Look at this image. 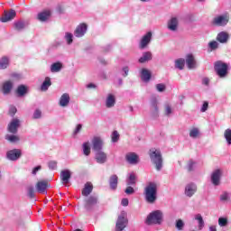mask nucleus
<instances>
[{
	"label": "nucleus",
	"mask_w": 231,
	"mask_h": 231,
	"mask_svg": "<svg viewBox=\"0 0 231 231\" xmlns=\"http://www.w3.org/2000/svg\"><path fill=\"white\" fill-rule=\"evenodd\" d=\"M144 196L147 203H154L158 199V185L150 182L144 189Z\"/></svg>",
	"instance_id": "nucleus-1"
},
{
	"label": "nucleus",
	"mask_w": 231,
	"mask_h": 231,
	"mask_svg": "<svg viewBox=\"0 0 231 231\" xmlns=\"http://www.w3.org/2000/svg\"><path fill=\"white\" fill-rule=\"evenodd\" d=\"M149 155L152 163H154L156 169L158 171H162V167L163 164V159L162 158V152H160V150H157L155 148H152L150 149Z\"/></svg>",
	"instance_id": "nucleus-2"
},
{
	"label": "nucleus",
	"mask_w": 231,
	"mask_h": 231,
	"mask_svg": "<svg viewBox=\"0 0 231 231\" xmlns=\"http://www.w3.org/2000/svg\"><path fill=\"white\" fill-rule=\"evenodd\" d=\"M162 221L163 213L161 210H155L147 217L146 225H162Z\"/></svg>",
	"instance_id": "nucleus-3"
},
{
	"label": "nucleus",
	"mask_w": 231,
	"mask_h": 231,
	"mask_svg": "<svg viewBox=\"0 0 231 231\" xmlns=\"http://www.w3.org/2000/svg\"><path fill=\"white\" fill-rule=\"evenodd\" d=\"M215 71L220 79H223L228 74V65L223 61H217L215 63Z\"/></svg>",
	"instance_id": "nucleus-4"
},
{
	"label": "nucleus",
	"mask_w": 231,
	"mask_h": 231,
	"mask_svg": "<svg viewBox=\"0 0 231 231\" xmlns=\"http://www.w3.org/2000/svg\"><path fill=\"white\" fill-rule=\"evenodd\" d=\"M125 226H127V213H125V211H122L117 218L116 230L122 231Z\"/></svg>",
	"instance_id": "nucleus-5"
},
{
	"label": "nucleus",
	"mask_w": 231,
	"mask_h": 231,
	"mask_svg": "<svg viewBox=\"0 0 231 231\" xmlns=\"http://www.w3.org/2000/svg\"><path fill=\"white\" fill-rule=\"evenodd\" d=\"M60 178L61 180V183L65 185V187H68L69 180H71V171H69V170L61 171Z\"/></svg>",
	"instance_id": "nucleus-6"
},
{
	"label": "nucleus",
	"mask_w": 231,
	"mask_h": 231,
	"mask_svg": "<svg viewBox=\"0 0 231 231\" xmlns=\"http://www.w3.org/2000/svg\"><path fill=\"white\" fill-rule=\"evenodd\" d=\"M228 23V16L226 15H219L213 19V24L216 26H226Z\"/></svg>",
	"instance_id": "nucleus-7"
},
{
	"label": "nucleus",
	"mask_w": 231,
	"mask_h": 231,
	"mask_svg": "<svg viewBox=\"0 0 231 231\" xmlns=\"http://www.w3.org/2000/svg\"><path fill=\"white\" fill-rule=\"evenodd\" d=\"M16 15L15 10L11 9L10 11H5L3 17L0 19L2 23H8L14 19Z\"/></svg>",
	"instance_id": "nucleus-8"
},
{
	"label": "nucleus",
	"mask_w": 231,
	"mask_h": 231,
	"mask_svg": "<svg viewBox=\"0 0 231 231\" xmlns=\"http://www.w3.org/2000/svg\"><path fill=\"white\" fill-rule=\"evenodd\" d=\"M6 156L8 160H11L12 162H15V160H19V158H21V150L14 149V150L8 151L6 153Z\"/></svg>",
	"instance_id": "nucleus-9"
},
{
	"label": "nucleus",
	"mask_w": 231,
	"mask_h": 231,
	"mask_svg": "<svg viewBox=\"0 0 231 231\" xmlns=\"http://www.w3.org/2000/svg\"><path fill=\"white\" fill-rule=\"evenodd\" d=\"M86 32H88V25L86 23H81L76 28L74 35L75 37H84Z\"/></svg>",
	"instance_id": "nucleus-10"
},
{
	"label": "nucleus",
	"mask_w": 231,
	"mask_h": 231,
	"mask_svg": "<svg viewBox=\"0 0 231 231\" xmlns=\"http://www.w3.org/2000/svg\"><path fill=\"white\" fill-rule=\"evenodd\" d=\"M92 144H93V150L97 152L99 151H102V146L104 145V143L102 142V138L99 136H95L92 139Z\"/></svg>",
	"instance_id": "nucleus-11"
},
{
	"label": "nucleus",
	"mask_w": 231,
	"mask_h": 231,
	"mask_svg": "<svg viewBox=\"0 0 231 231\" xmlns=\"http://www.w3.org/2000/svg\"><path fill=\"white\" fill-rule=\"evenodd\" d=\"M48 189V180H40L36 184V190L40 194H46V189Z\"/></svg>",
	"instance_id": "nucleus-12"
},
{
	"label": "nucleus",
	"mask_w": 231,
	"mask_h": 231,
	"mask_svg": "<svg viewBox=\"0 0 231 231\" xmlns=\"http://www.w3.org/2000/svg\"><path fill=\"white\" fill-rule=\"evenodd\" d=\"M152 39V32H148L144 36H143L141 42H140V48L141 50H143L151 42V40Z\"/></svg>",
	"instance_id": "nucleus-13"
},
{
	"label": "nucleus",
	"mask_w": 231,
	"mask_h": 231,
	"mask_svg": "<svg viewBox=\"0 0 231 231\" xmlns=\"http://www.w3.org/2000/svg\"><path fill=\"white\" fill-rule=\"evenodd\" d=\"M196 190H198V187H196V184L189 183L185 188V194L189 198H192V196H194V194H196Z\"/></svg>",
	"instance_id": "nucleus-14"
},
{
	"label": "nucleus",
	"mask_w": 231,
	"mask_h": 231,
	"mask_svg": "<svg viewBox=\"0 0 231 231\" xmlns=\"http://www.w3.org/2000/svg\"><path fill=\"white\" fill-rule=\"evenodd\" d=\"M97 203H98V198L97 196H90L87 199L85 207L87 210H91V208L95 207Z\"/></svg>",
	"instance_id": "nucleus-15"
},
{
	"label": "nucleus",
	"mask_w": 231,
	"mask_h": 231,
	"mask_svg": "<svg viewBox=\"0 0 231 231\" xmlns=\"http://www.w3.org/2000/svg\"><path fill=\"white\" fill-rule=\"evenodd\" d=\"M125 158H126V162H128V163H131L132 165H136V163L140 162V158L134 152L127 153Z\"/></svg>",
	"instance_id": "nucleus-16"
},
{
	"label": "nucleus",
	"mask_w": 231,
	"mask_h": 231,
	"mask_svg": "<svg viewBox=\"0 0 231 231\" xmlns=\"http://www.w3.org/2000/svg\"><path fill=\"white\" fill-rule=\"evenodd\" d=\"M221 180V170H216L211 175V181L213 185L217 186Z\"/></svg>",
	"instance_id": "nucleus-17"
},
{
	"label": "nucleus",
	"mask_w": 231,
	"mask_h": 231,
	"mask_svg": "<svg viewBox=\"0 0 231 231\" xmlns=\"http://www.w3.org/2000/svg\"><path fill=\"white\" fill-rule=\"evenodd\" d=\"M96 161L97 163H106V162L107 161V154H106V152H102L101 150L99 152H97Z\"/></svg>",
	"instance_id": "nucleus-18"
},
{
	"label": "nucleus",
	"mask_w": 231,
	"mask_h": 231,
	"mask_svg": "<svg viewBox=\"0 0 231 231\" xmlns=\"http://www.w3.org/2000/svg\"><path fill=\"white\" fill-rule=\"evenodd\" d=\"M186 64L189 69H194L196 68V60L192 54H188L186 57Z\"/></svg>",
	"instance_id": "nucleus-19"
},
{
	"label": "nucleus",
	"mask_w": 231,
	"mask_h": 231,
	"mask_svg": "<svg viewBox=\"0 0 231 231\" xmlns=\"http://www.w3.org/2000/svg\"><path fill=\"white\" fill-rule=\"evenodd\" d=\"M115 104H116V97L113 94H108L106 100V106L108 108L115 107Z\"/></svg>",
	"instance_id": "nucleus-20"
},
{
	"label": "nucleus",
	"mask_w": 231,
	"mask_h": 231,
	"mask_svg": "<svg viewBox=\"0 0 231 231\" xmlns=\"http://www.w3.org/2000/svg\"><path fill=\"white\" fill-rule=\"evenodd\" d=\"M18 127H19V119H13L8 125V131L9 133H13L14 134L15 133H17Z\"/></svg>",
	"instance_id": "nucleus-21"
},
{
	"label": "nucleus",
	"mask_w": 231,
	"mask_h": 231,
	"mask_svg": "<svg viewBox=\"0 0 231 231\" xmlns=\"http://www.w3.org/2000/svg\"><path fill=\"white\" fill-rule=\"evenodd\" d=\"M178 18L172 17L169 22H168V29H170L171 32H176L178 30Z\"/></svg>",
	"instance_id": "nucleus-22"
},
{
	"label": "nucleus",
	"mask_w": 231,
	"mask_h": 231,
	"mask_svg": "<svg viewBox=\"0 0 231 231\" xmlns=\"http://www.w3.org/2000/svg\"><path fill=\"white\" fill-rule=\"evenodd\" d=\"M14 30H17V32H21L22 30H24L26 26H28V22L19 20L14 23Z\"/></svg>",
	"instance_id": "nucleus-23"
},
{
	"label": "nucleus",
	"mask_w": 231,
	"mask_h": 231,
	"mask_svg": "<svg viewBox=\"0 0 231 231\" xmlns=\"http://www.w3.org/2000/svg\"><path fill=\"white\" fill-rule=\"evenodd\" d=\"M51 15V10H45L40 14H38V19L43 23L44 21H48L50 19V16Z\"/></svg>",
	"instance_id": "nucleus-24"
},
{
	"label": "nucleus",
	"mask_w": 231,
	"mask_h": 231,
	"mask_svg": "<svg viewBox=\"0 0 231 231\" xmlns=\"http://www.w3.org/2000/svg\"><path fill=\"white\" fill-rule=\"evenodd\" d=\"M149 60H152V53L151 51L143 52V56L139 59L141 64L149 62Z\"/></svg>",
	"instance_id": "nucleus-25"
},
{
	"label": "nucleus",
	"mask_w": 231,
	"mask_h": 231,
	"mask_svg": "<svg viewBox=\"0 0 231 231\" xmlns=\"http://www.w3.org/2000/svg\"><path fill=\"white\" fill-rule=\"evenodd\" d=\"M228 33L226 32H221L217 34V41H218V42H221L222 44H225L226 42H228Z\"/></svg>",
	"instance_id": "nucleus-26"
},
{
	"label": "nucleus",
	"mask_w": 231,
	"mask_h": 231,
	"mask_svg": "<svg viewBox=\"0 0 231 231\" xmlns=\"http://www.w3.org/2000/svg\"><path fill=\"white\" fill-rule=\"evenodd\" d=\"M69 104V94L64 93L60 99V106L66 107Z\"/></svg>",
	"instance_id": "nucleus-27"
},
{
	"label": "nucleus",
	"mask_w": 231,
	"mask_h": 231,
	"mask_svg": "<svg viewBox=\"0 0 231 231\" xmlns=\"http://www.w3.org/2000/svg\"><path fill=\"white\" fill-rule=\"evenodd\" d=\"M109 185L112 190H116V189L118 187V176L112 175L109 180Z\"/></svg>",
	"instance_id": "nucleus-28"
},
{
	"label": "nucleus",
	"mask_w": 231,
	"mask_h": 231,
	"mask_svg": "<svg viewBox=\"0 0 231 231\" xmlns=\"http://www.w3.org/2000/svg\"><path fill=\"white\" fill-rule=\"evenodd\" d=\"M93 192V184L91 182H87L85 184L84 189H82V195L83 196H89Z\"/></svg>",
	"instance_id": "nucleus-29"
},
{
	"label": "nucleus",
	"mask_w": 231,
	"mask_h": 231,
	"mask_svg": "<svg viewBox=\"0 0 231 231\" xmlns=\"http://www.w3.org/2000/svg\"><path fill=\"white\" fill-rule=\"evenodd\" d=\"M12 88H14V84L11 81L5 82L2 88L4 95H8L12 91Z\"/></svg>",
	"instance_id": "nucleus-30"
},
{
	"label": "nucleus",
	"mask_w": 231,
	"mask_h": 231,
	"mask_svg": "<svg viewBox=\"0 0 231 231\" xmlns=\"http://www.w3.org/2000/svg\"><path fill=\"white\" fill-rule=\"evenodd\" d=\"M141 79L144 82H149V80H151V71L146 69H143L141 72Z\"/></svg>",
	"instance_id": "nucleus-31"
},
{
	"label": "nucleus",
	"mask_w": 231,
	"mask_h": 231,
	"mask_svg": "<svg viewBox=\"0 0 231 231\" xmlns=\"http://www.w3.org/2000/svg\"><path fill=\"white\" fill-rule=\"evenodd\" d=\"M195 219L199 223V230H203V228L205 227V221L203 220V217L201 216V214L195 215Z\"/></svg>",
	"instance_id": "nucleus-32"
},
{
	"label": "nucleus",
	"mask_w": 231,
	"mask_h": 231,
	"mask_svg": "<svg viewBox=\"0 0 231 231\" xmlns=\"http://www.w3.org/2000/svg\"><path fill=\"white\" fill-rule=\"evenodd\" d=\"M51 86V79L50 78H45V80L42 84L41 89L42 91H48V88Z\"/></svg>",
	"instance_id": "nucleus-33"
},
{
	"label": "nucleus",
	"mask_w": 231,
	"mask_h": 231,
	"mask_svg": "<svg viewBox=\"0 0 231 231\" xmlns=\"http://www.w3.org/2000/svg\"><path fill=\"white\" fill-rule=\"evenodd\" d=\"M62 69V64L60 62L53 63L51 66V73H59V71Z\"/></svg>",
	"instance_id": "nucleus-34"
},
{
	"label": "nucleus",
	"mask_w": 231,
	"mask_h": 231,
	"mask_svg": "<svg viewBox=\"0 0 231 231\" xmlns=\"http://www.w3.org/2000/svg\"><path fill=\"white\" fill-rule=\"evenodd\" d=\"M10 63V60L6 57H3L0 60V69H6L8 68V64Z\"/></svg>",
	"instance_id": "nucleus-35"
},
{
	"label": "nucleus",
	"mask_w": 231,
	"mask_h": 231,
	"mask_svg": "<svg viewBox=\"0 0 231 231\" xmlns=\"http://www.w3.org/2000/svg\"><path fill=\"white\" fill-rule=\"evenodd\" d=\"M127 185H135L136 184V175L132 172L130 173L128 179L126 180Z\"/></svg>",
	"instance_id": "nucleus-36"
},
{
	"label": "nucleus",
	"mask_w": 231,
	"mask_h": 231,
	"mask_svg": "<svg viewBox=\"0 0 231 231\" xmlns=\"http://www.w3.org/2000/svg\"><path fill=\"white\" fill-rule=\"evenodd\" d=\"M26 91H28V88L24 85H21L18 87L16 93L18 97H23V95H26Z\"/></svg>",
	"instance_id": "nucleus-37"
},
{
	"label": "nucleus",
	"mask_w": 231,
	"mask_h": 231,
	"mask_svg": "<svg viewBox=\"0 0 231 231\" xmlns=\"http://www.w3.org/2000/svg\"><path fill=\"white\" fill-rule=\"evenodd\" d=\"M175 68L178 69H183L185 68V60L179 59L175 60Z\"/></svg>",
	"instance_id": "nucleus-38"
},
{
	"label": "nucleus",
	"mask_w": 231,
	"mask_h": 231,
	"mask_svg": "<svg viewBox=\"0 0 231 231\" xmlns=\"http://www.w3.org/2000/svg\"><path fill=\"white\" fill-rule=\"evenodd\" d=\"M83 152L85 156H89V154L91 153V147L89 146V143H85L83 144Z\"/></svg>",
	"instance_id": "nucleus-39"
},
{
	"label": "nucleus",
	"mask_w": 231,
	"mask_h": 231,
	"mask_svg": "<svg viewBox=\"0 0 231 231\" xmlns=\"http://www.w3.org/2000/svg\"><path fill=\"white\" fill-rule=\"evenodd\" d=\"M224 136H225L228 145H231V130L226 129L224 133Z\"/></svg>",
	"instance_id": "nucleus-40"
},
{
	"label": "nucleus",
	"mask_w": 231,
	"mask_h": 231,
	"mask_svg": "<svg viewBox=\"0 0 231 231\" xmlns=\"http://www.w3.org/2000/svg\"><path fill=\"white\" fill-rule=\"evenodd\" d=\"M5 138L12 143H15V142H19V136L17 135H6Z\"/></svg>",
	"instance_id": "nucleus-41"
},
{
	"label": "nucleus",
	"mask_w": 231,
	"mask_h": 231,
	"mask_svg": "<svg viewBox=\"0 0 231 231\" xmlns=\"http://www.w3.org/2000/svg\"><path fill=\"white\" fill-rule=\"evenodd\" d=\"M218 225L219 226H226L228 225V219L226 217H219Z\"/></svg>",
	"instance_id": "nucleus-42"
},
{
	"label": "nucleus",
	"mask_w": 231,
	"mask_h": 231,
	"mask_svg": "<svg viewBox=\"0 0 231 231\" xmlns=\"http://www.w3.org/2000/svg\"><path fill=\"white\" fill-rule=\"evenodd\" d=\"M183 226H185V223H183V220L178 219L176 221V228L178 230H183Z\"/></svg>",
	"instance_id": "nucleus-43"
},
{
	"label": "nucleus",
	"mask_w": 231,
	"mask_h": 231,
	"mask_svg": "<svg viewBox=\"0 0 231 231\" xmlns=\"http://www.w3.org/2000/svg\"><path fill=\"white\" fill-rule=\"evenodd\" d=\"M228 199H230V193L224 192L223 194L220 195L221 201H228Z\"/></svg>",
	"instance_id": "nucleus-44"
},
{
	"label": "nucleus",
	"mask_w": 231,
	"mask_h": 231,
	"mask_svg": "<svg viewBox=\"0 0 231 231\" xmlns=\"http://www.w3.org/2000/svg\"><path fill=\"white\" fill-rule=\"evenodd\" d=\"M198 134H199V130H198V128H193L190 132H189V136L191 138H197Z\"/></svg>",
	"instance_id": "nucleus-45"
},
{
	"label": "nucleus",
	"mask_w": 231,
	"mask_h": 231,
	"mask_svg": "<svg viewBox=\"0 0 231 231\" xmlns=\"http://www.w3.org/2000/svg\"><path fill=\"white\" fill-rule=\"evenodd\" d=\"M118 140H120V134H118L117 131H114L112 134V142L116 143Z\"/></svg>",
	"instance_id": "nucleus-46"
},
{
	"label": "nucleus",
	"mask_w": 231,
	"mask_h": 231,
	"mask_svg": "<svg viewBox=\"0 0 231 231\" xmlns=\"http://www.w3.org/2000/svg\"><path fill=\"white\" fill-rule=\"evenodd\" d=\"M65 39H66L68 44H71V42H73V34H71L69 32H66Z\"/></svg>",
	"instance_id": "nucleus-47"
},
{
	"label": "nucleus",
	"mask_w": 231,
	"mask_h": 231,
	"mask_svg": "<svg viewBox=\"0 0 231 231\" xmlns=\"http://www.w3.org/2000/svg\"><path fill=\"white\" fill-rule=\"evenodd\" d=\"M218 46H219V43H217V42H210L208 43V47L210 48V50H217Z\"/></svg>",
	"instance_id": "nucleus-48"
},
{
	"label": "nucleus",
	"mask_w": 231,
	"mask_h": 231,
	"mask_svg": "<svg viewBox=\"0 0 231 231\" xmlns=\"http://www.w3.org/2000/svg\"><path fill=\"white\" fill-rule=\"evenodd\" d=\"M27 191L29 198H35V190L33 189V187H29Z\"/></svg>",
	"instance_id": "nucleus-49"
},
{
	"label": "nucleus",
	"mask_w": 231,
	"mask_h": 231,
	"mask_svg": "<svg viewBox=\"0 0 231 231\" xmlns=\"http://www.w3.org/2000/svg\"><path fill=\"white\" fill-rule=\"evenodd\" d=\"M165 115H167V116H170V115H172V107H171V105L165 106Z\"/></svg>",
	"instance_id": "nucleus-50"
},
{
	"label": "nucleus",
	"mask_w": 231,
	"mask_h": 231,
	"mask_svg": "<svg viewBox=\"0 0 231 231\" xmlns=\"http://www.w3.org/2000/svg\"><path fill=\"white\" fill-rule=\"evenodd\" d=\"M49 169H51L52 171L57 169V162L55 161L49 162Z\"/></svg>",
	"instance_id": "nucleus-51"
},
{
	"label": "nucleus",
	"mask_w": 231,
	"mask_h": 231,
	"mask_svg": "<svg viewBox=\"0 0 231 231\" xmlns=\"http://www.w3.org/2000/svg\"><path fill=\"white\" fill-rule=\"evenodd\" d=\"M42 115V112H41V110L39 109H36L33 113V118L34 119L41 118Z\"/></svg>",
	"instance_id": "nucleus-52"
},
{
	"label": "nucleus",
	"mask_w": 231,
	"mask_h": 231,
	"mask_svg": "<svg viewBox=\"0 0 231 231\" xmlns=\"http://www.w3.org/2000/svg\"><path fill=\"white\" fill-rule=\"evenodd\" d=\"M195 163L196 162H194V161L189 160V162H188V171H192Z\"/></svg>",
	"instance_id": "nucleus-53"
},
{
	"label": "nucleus",
	"mask_w": 231,
	"mask_h": 231,
	"mask_svg": "<svg viewBox=\"0 0 231 231\" xmlns=\"http://www.w3.org/2000/svg\"><path fill=\"white\" fill-rule=\"evenodd\" d=\"M17 113V108L15 106H11L9 108V115H11V116H14V115H15Z\"/></svg>",
	"instance_id": "nucleus-54"
},
{
	"label": "nucleus",
	"mask_w": 231,
	"mask_h": 231,
	"mask_svg": "<svg viewBox=\"0 0 231 231\" xmlns=\"http://www.w3.org/2000/svg\"><path fill=\"white\" fill-rule=\"evenodd\" d=\"M156 89H157V91H160V92L165 91V85H163V84H157L156 85Z\"/></svg>",
	"instance_id": "nucleus-55"
},
{
	"label": "nucleus",
	"mask_w": 231,
	"mask_h": 231,
	"mask_svg": "<svg viewBox=\"0 0 231 231\" xmlns=\"http://www.w3.org/2000/svg\"><path fill=\"white\" fill-rule=\"evenodd\" d=\"M125 194H134V189L133 187L128 186L125 190Z\"/></svg>",
	"instance_id": "nucleus-56"
},
{
	"label": "nucleus",
	"mask_w": 231,
	"mask_h": 231,
	"mask_svg": "<svg viewBox=\"0 0 231 231\" xmlns=\"http://www.w3.org/2000/svg\"><path fill=\"white\" fill-rule=\"evenodd\" d=\"M81 130H82V125H78L74 131V134H79V133H80Z\"/></svg>",
	"instance_id": "nucleus-57"
},
{
	"label": "nucleus",
	"mask_w": 231,
	"mask_h": 231,
	"mask_svg": "<svg viewBox=\"0 0 231 231\" xmlns=\"http://www.w3.org/2000/svg\"><path fill=\"white\" fill-rule=\"evenodd\" d=\"M121 205H123V207H127V205H129V199H123L121 201Z\"/></svg>",
	"instance_id": "nucleus-58"
},
{
	"label": "nucleus",
	"mask_w": 231,
	"mask_h": 231,
	"mask_svg": "<svg viewBox=\"0 0 231 231\" xmlns=\"http://www.w3.org/2000/svg\"><path fill=\"white\" fill-rule=\"evenodd\" d=\"M207 109H208V103L205 102L201 108L202 113H205V111H207Z\"/></svg>",
	"instance_id": "nucleus-59"
},
{
	"label": "nucleus",
	"mask_w": 231,
	"mask_h": 231,
	"mask_svg": "<svg viewBox=\"0 0 231 231\" xmlns=\"http://www.w3.org/2000/svg\"><path fill=\"white\" fill-rule=\"evenodd\" d=\"M210 82V79H208V78H204L202 80V84H204V86H208Z\"/></svg>",
	"instance_id": "nucleus-60"
},
{
	"label": "nucleus",
	"mask_w": 231,
	"mask_h": 231,
	"mask_svg": "<svg viewBox=\"0 0 231 231\" xmlns=\"http://www.w3.org/2000/svg\"><path fill=\"white\" fill-rule=\"evenodd\" d=\"M123 71H125L124 77H127L129 73V67L123 68Z\"/></svg>",
	"instance_id": "nucleus-61"
},
{
	"label": "nucleus",
	"mask_w": 231,
	"mask_h": 231,
	"mask_svg": "<svg viewBox=\"0 0 231 231\" xmlns=\"http://www.w3.org/2000/svg\"><path fill=\"white\" fill-rule=\"evenodd\" d=\"M38 171H41V166L35 167L32 171V174H37Z\"/></svg>",
	"instance_id": "nucleus-62"
},
{
	"label": "nucleus",
	"mask_w": 231,
	"mask_h": 231,
	"mask_svg": "<svg viewBox=\"0 0 231 231\" xmlns=\"http://www.w3.org/2000/svg\"><path fill=\"white\" fill-rule=\"evenodd\" d=\"M209 231H217V229L216 228V226H210Z\"/></svg>",
	"instance_id": "nucleus-63"
},
{
	"label": "nucleus",
	"mask_w": 231,
	"mask_h": 231,
	"mask_svg": "<svg viewBox=\"0 0 231 231\" xmlns=\"http://www.w3.org/2000/svg\"><path fill=\"white\" fill-rule=\"evenodd\" d=\"M12 77H14V79H21V74H13Z\"/></svg>",
	"instance_id": "nucleus-64"
}]
</instances>
